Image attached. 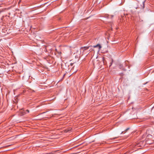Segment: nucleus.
Returning <instances> with one entry per match:
<instances>
[{"label":"nucleus","mask_w":154,"mask_h":154,"mask_svg":"<svg viewBox=\"0 0 154 154\" xmlns=\"http://www.w3.org/2000/svg\"><path fill=\"white\" fill-rule=\"evenodd\" d=\"M117 138V137H115L114 138H111V139H115L116 138Z\"/></svg>","instance_id":"obj_5"},{"label":"nucleus","mask_w":154,"mask_h":154,"mask_svg":"<svg viewBox=\"0 0 154 154\" xmlns=\"http://www.w3.org/2000/svg\"><path fill=\"white\" fill-rule=\"evenodd\" d=\"M97 47H99V50H100V49L101 48V46L99 44H98L96 45H94V46H93V47L95 48Z\"/></svg>","instance_id":"obj_2"},{"label":"nucleus","mask_w":154,"mask_h":154,"mask_svg":"<svg viewBox=\"0 0 154 154\" xmlns=\"http://www.w3.org/2000/svg\"><path fill=\"white\" fill-rule=\"evenodd\" d=\"M71 129H72V128H70L69 129H68V130H66L65 131V132H68V131H70L71 130Z\"/></svg>","instance_id":"obj_3"},{"label":"nucleus","mask_w":154,"mask_h":154,"mask_svg":"<svg viewBox=\"0 0 154 154\" xmlns=\"http://www.w3.org/2000/svg\"><path fill=\"white\" fill-rule=\"evenodd\" d=\"M26 111L27 112H29V110H28V109H27V110H26Z\"/></svg>","instance_id":"obj_6"},{"label":"nucleus","mask_w":154,"mask_h":154,"mask_svg":"<svg viewBox=\"0 0 154 154\" xmlns=\"http://www.w3.org/2000/svg\"><path fill=\"white\" fill-rule=\"evenodd\" d=\"M25 114V113L24 112V113H22V115H24V114Z\"/></svg>","instance_id":"obj_8"},{"label":"nucleus","mask_w":154,"mask_h":154,"mask_svg":"<svg viewBox=\"0 0 154 154\" xmlns=\"http://www.w3.org/2000/svg\"><path fill=\"white\" fill-rule=\"evenodd\" d=\"M144 1H143L142 2V4H143V6L142 7L143 8H144Z\"/></svg>","instance_id":"obj_4"},{"label":"nucleus","mask_w":154,"mask_h":154,"mask_svg":"<svg viewBox=\"0 0 154 154\" xmlns=\"http://www.w3.org/2000/svg\"><path fill=\"white\" fill-rule=\"evenodd\" d=\"M129 129V128H127V129H126L125 131H127V130H128V129Z\"/></svg>","instance_id":"obj_7"},{"label":"nucleus","mask_w":154,"mask_h":154,"mask_svg":"<svg viewBox=\"0 0 154 154\" xmlns=\"http://www.w3.org/2000/svg\"><path fill=\"white\" fill-rule=\"evenodd\" d=\"M112 63H111V65H110V66H111V65H112Z\"/></svg>","instance_id":"obj_9"},{"label":"nucleus","mask_w":154,"mask_h":154,"mask_svg":"<svg viewBox=\"0 0 154 154\" xmlns=\"http://www.w3.org/2000/svg\"><path fill=\"white\" fill-rule=\"evenodd\" d=\"M89 47H82L80 49V51H79L78 49L76 48L75 49V52L74 53V54H75V57H78L81 54L82 51V52H83L85 50H87L89 48Z\"/></svg>","instance_id":"obj_1"},{"label":"nucleus","mask_w":154,"mask_h":154,"mask_svg":"<svg viewBox=\"0 0 154 154\" xmlns=\"http://www.w3.org/2000/svg\"><path fill=\"white\" fill-rule=\"evenodd\" d=\"M123 131H122V132H121V134H122V133H123Z\"/></svg>","instance_id":"obj_10"}]
</instances>
